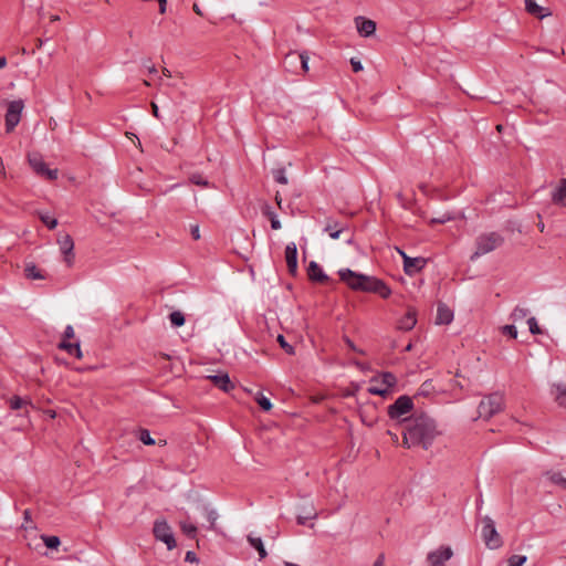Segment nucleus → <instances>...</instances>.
<instances>
[{"label":"nucleus","mask_w":566,"mask_h":566,"mask_svg":"<svg viewBox=\"0 0 566 566\" xmlns=\"http://www.w3.org/2000/svg\"><path fill=\"white\" fill-rule=\"evenodd\" d=\"M503 333L511 336L512 338L517 337V329L514 325H505L503 327Z\"/></svg>","instance_id":"49530a36"},{"label":"nucleus","mask_w":566,"mask_h":566,"mask_svg":"<svg viewBox=\"0 0 566 566\" xmlns=\"http://www.w3.org/2000/svg\"><path fill=\"white\" fill-rule=\"evenodd\" d=\"M59 348L67 352V354H70V355H74L76 358H82V350L80 347V343L72 344V343H69L65 339H63L59 344Z\"/></svg>","instance_id":"b1692460"},{"label":"nucleus","mask_w":566,"mask_h":566,"mask_svg":"<svg viewBox=\"0 0 566 566\" xmlns=\"http://www.w3.org/2000/svg\"><path fill=\"white\" fill-rule=\"evenodd\" d=\"M453 319V311L444 303L439 302L437 308L436 324L448 325Z\"/></svg>","instance_id":"a211bd4d"},{"label":"nucleus","mask_w":566,"mask_h":566,"mask_svg":"<svg viewBox=\"0 0 566 566\" xmlns=\"http://www.w3.org/2000/svg\"><path fill=\"white\" fill-rule=\"evenodd\" d=\"M270 221H271V228H272L273 230H279V229H281V222H280V220L277 219V217H276V216H275V217H273L272 219H270Z\"/></svg>","instance_id":"5fc2aeb1"},{"label":"nucleus","mask_w":566,"mask_h":566,"mask_svg":"<svg viewBox=\"0 0 566 566\" xmlns=\"http://www.w3.org/2000/svg\"><path fill=\"white\" fill-rule=\"evenodd\" d=\"M144 65H145V66H147L148 72H149L150 74H155V73H157V69H156V66H155V65H153V64H151V65H147L146 63H144Z\"/></svg>","instance_id":"0e129e2a"},{"label":"nucleus","mask_w":566,"mask_h":566,"mask_svg":"<svg viewBox=\"0 0 566 566\" xmlns=\"http://www.w3.org/2000/svg\"><path fill=\"white\" fill-rule=\"evenodd\" d=\"M277 343L280 344L281 348L284 349V352L289 355H294L295 350L292 345H290L283 335L277 336Z\"/></svg>","instance_id":"a19ab883"},{"label":"nucleus","mask_w":566,"mask_h":566,"mask_svg":"<svg viewBox=\"0 0 566 566\" xmlns=\"http://www.w3.org/2000/svg\"><path fill=\"white\" fill-rule=\"evenodd\" d=\"M308 279L317 283H327L329 277L324 273L322 268L315 262L311 261L307 266Z\"/></svg>","instance_id":"f3484780"},{"label":"nucleus","mask_w":566,"mask_h":566,"mask_svg":"<svg viewBox=\"0 0 566 566\" xmlns=\"http://www.w3.org/2000/svg\"><path fill=\"white\" fill-rule=\"evenodd\" d=\"M453 555L450 546H441L436 551L428 553L427 562L429 566H444L446 562L449 560Z\"/></svg>","instance_id":"9b49d317"},{"label":"nucleus","mask_w":566,"mask_h":566,"mask_svg":"<svg viewBox=\"0 0 566 566\" xmlns=\"http://www.w3.org/2000/svg\"><path fill=\"white\" fill-rule=\"evenodd\" d=\"M40 220L50 229L53 230L57 226V220L50 217L48 213L38 212Z\"/></svg>","instance_id":"e433bc0d"},{"label":"nucleus","mask_w":566,"mask_h":566,"mask_svg":"<svg viewBox=\"0 0 566 566\" xmlns=\"http://www.w3.org/2000/svg\"><path fill=\"white\" fill-rule=\"evenodd\" d=\"M198 557L195 552L188 551L185 556V562L187 563H198Z\"/></svg>","instance_id":"09e8293b"},{"label":"nucleus","mask_w":566,"mask_h":566,"mask_svg":"<svg viewBox=\"0 0 566 566\" xmlns=\"http://www.w3.org/2000/svg\"><path fill=\"white\" fill-rule=\"evenodd\" d=\"M555 400L560 407L566 408V387L563 385L556 386V396Z\"/></svg>","instance_id":"7c9ffc66"},{"label":"nucleus","mask_w":566,"mask_h":566,"mask_svg":"<svg viewBox=\"0 0 566 566\" xmlns=\"http://www.w3.org/2000/svg\"><path fill=\"white\" fill-rule=\"evenodd\" d=\"M527 324H528V328H530L531 334L537 335V334H542L543 333L541 327L538 326L537 321H536L535 317H530L527 319Z\"/></svg>","instance_id":"37998d69"},{"label":"nucleus","mask_w":566,"mask_h":566,"mask_svg":"<svg viewBox=\"0 0 566 566\" xmlns=\"http://www.w3.org/2000/svg\"><path fill=\"white\" fill-rule=\"evenodd\" d=\"M308 60H310V57L307 55V52H302V53L291 52V53L286 54V56H285V63L293 64L295 62H300L301 69L305 73L308 72Z\"/></svg>","instance_id":"412c9836"},{"label":"nucleus","mask_w":566,"mask_h":566,"mask_svg":"<svg viewBox=\"0 0 566 566\" xmlns=\"http://www.w3.org/2000/svg\"><path fill=\"white\" fill-rule=\"evenodd\" d=\"M247 539H248L249 544L258 551L260 559H264L268 556V553L264 548L261 537H254L252 535H248Z\"/></svg>","instance_id":"393cba45"},{"label":"nucleus","mask_w":566,"mask_h":566,"mask_svg":"<svg viewBox=\"0 0 566 566\" xmlns=\"http://www.w3.org/2000/svg\"><path fill=\"white\" fill-rule=\"evenodd\" d=\"M285 261H286L289 273L291 275H296V273H297V248L294 242H291L285 247Z\"/></svg>","instance_id":"4468645a"},{"label":"nucleus","mask_w":566,"mask_h":566,"mask_svg":"<svg viewBox=\"0 0 566 566\" xmlns=\"http://www.w3.org/2000/svg\"><path fill=\"white\" fill-rule=\"evenodd\" d=\"M254 400L263 411H270L272 409V402L261 391H258L254 396Z\"/></svg>","instance_id":"cd10ccee"},{"label":"nucleus","mask_w":566,"mask_h":566,"mask_svg":"<svg viewBox=\"0 0 566 566\" xmlns=\"http://www.w3.org/2000/svg\"><path fill=\"white\" fill-rule=\"evenodd\" d=\"M504 243V237L500 234L499 232H489L480 234L476 240V250L471 255V260L474 261L481 255H484L486 253H490L494 251L495 249L502 247Z\"/></svg>","instance_id":"f03ea898"},{"label":"nucleus","mask_w":566,"mask_h":566,"mask_svg":"<svg viewBox=\"0 0 566 566\" xmlns=\"http://www.w3.org/2000/svg\"><path fill=\"white\" fill-rule=\"evenodd\" d=\"M192 9L197 14L202 15V11L197 3L193 4Z\"/></svg>","instance_id":"69168bd1"},{"label":"nucleus","mask_w":566,"mask_h":566,"mask_svg":"<svg viewBox=\"0 0 566 566\" xmlns=\"http://www.w3.org/2000/svg\"><path fill=\"white\" fill-rule=\"evenodd\" d=\"M344 340H345L346 345L349 347V349H352L354 352H357V353H360V354H364L363 350H360V349H358L356 347V345L354 344V342L349 337L344 336Z\"/></svg>","instance_id":"8fccbe9b"},{"label":"nucleus","mask_w":566,"mask_h":566,"mask_svg":"<svg viewBox=\"0 0 566 566\" xmlns=\"http://www.w3.org/2000/svg\"><path fill=\"white\" fill-rule=\"evenodd\" d=\"M544 475H546L553 484L566 490V478H564L560 472L546 471Z\"/></svg>","instance_id":"bb28decb"},{"label":"nucleus","mask_w":566,"mask_h":566,"mask_svg":"<svg viewBox=\"0 0 566 566\" xmlns=\"http://www.w3.org/2000/svg\"><path fill=\"white\" fill-rule=\"evenodd\" d=\"M426 264L427 260L424 258L405 256L403 271L407 275L412 276L420 272L426 266Z\"/></svg>","instance_id":"ddd939ff"},{"label":"nucleus","mask_w":566,"mask_h":566,"mask_svg":"<svg viewBox=\"0 0 566 566\" xmlns=\"http://www.w3.org/2000/svg\"><path fill=\"white\" fill-rule=\"evenodd\" d=\"M179 526H180L181 532H182L186 536H188V537H190V538H196V536H197V532H198V530H197V526H196V525H193V524H191V523H188L187 521H181V522L179 523Z\"/></svg>","instance_id":"c85d7f7f"},{"label":"nucleus","mask_w":566,"mask_h":566,"mask_svg":"<svg viewBox=\"0 0 566 566\" xmlns=\"http://www.w3.org/2000/svg\"><path fill=\"white\" fill-rule=\"evenodd\" d=\"M357 277L360 280L363 286L370 289L360 290L359 292L375 293L382 298H388L391 295L390 287L382 280L366 274H361V276Z\"/></svg>","instance_id":"6e6552de"},{"label":"nucleus","mask_w":566,"mask_h":566,"mask_svg":"<svg viewBox=\"0 0 566 566\" xmlns=\"http://www.w3.org/2000/svg\"><path fill=\"white\" fill-rule=\"evenodd\" d=\"M451 218L450 217H438V218H433L431 220L432 223H444L447 222L448 220H450Z\"/></svg>","instance_id":"4d7b16f0"},{"label":"nucleus","mask_w":566,"mask_h":566,"mask_svg":"<svg viewBox=\"0 0 566 566\" xmlns=\"http://www.w3.org/2000/svg\"><path fill=\"white\" fill-rule=\"evenodd\" d=\"M42 539L45 544V546L50 549H56L60 544H61V541L57 536H48V535H42Z\"/></svg>","instance_id":"f704fd0d"},{"label":"nucleus","mask_w":566,"mask_h":566,"mask_svg":"<svg viewBox=\"0 0 566 566\" xmlns=\"http://www.w3.org/2000/svg\"><path fill=\"white\" fill-rule=\"evenodd\" d=\"M169 319L172 326L180 327L185 324V315L180 311H175L170 313Z\"/></svg>","instance_id":"2f4dec72"},{"label":"nucleus","mask_w":566,"mask_h":566,"mask_svg":"<svg viewBox=\"0 0 566 566\" xmlns=\"http://www.w3.org/2000/svg\"><path fill=\"white\" fill-rule=\"evenodd\" d=\"M413 409L412 398L402 395L396 399V401L388 406V416L392 420H398L401 423V420L405 418L403 416L411 412Z\"/></svg>","instance_id":"0eeeda50"},{"label":"nucleus","mask_w":566,"mask_h":566,"mask_svg":"<svg viewBox=\"0 0 566 566\" xmlns=\"http://www.w3.org/2000/svg\"><path fill=\"white\" fill-rule=\"evenodd\" d=\"M525 10L527 11V13L539 19H543L544 17L549 14L544 13L545 9L538 6L535 0H525Z\"/></svg>","instance_id":"5701e85b"},{"label":"nucleus","mask_w":566,"mask_h":566,"mask_svg":"<svg viewBox=\"0 0 566 566\" xmlns=\"http://www.w3.org/2000/svg\"><path fill=\"white\" fill-rule=\"evenodd\" d=\"M417 324L416 311L409 310L406 315L399 321L398 328L401 331H410Z\"/></svg>","instance_id":"4be33fe9"},{"label":"nucleus","mask_w":566,"mask_h":566,"mask_svg":"<svg viewBox=\"0 0 566 566\" xmlns=\"http://www.w3.org/2000/svg\"><path fill=\"white\" fill-rule=\"evenodd\" d=\"M385 555L380 554L374 563V566H384Z\"/></svg>","instance_id":"bf43d9fd"},{"label":"nucleus","mask_w":566,"mask_h":566,"mask_svg":"<svg viewBox=\"0 0 566 566\" xmlns=\"http://www.w3.org/2000/svg\"><path fill=\"white\" fill-rule=\"evenodd\" d=\"M324 231L327 232L332 239L336 240L339 239L343 233L348 232V229L337 221L327 220Z\"/></svg>","instance_id":"aec40b11"},{"label":"nucleus","mask_w":566,"mask_h":566,"mask_svg":"<svg viewBox=\"0 0 566 566\" xmlns=\"http://www.w3.org/2000/svg\"><path fill=\"white\" fill-rule=\"evenodd\" d=\"M24 104L22 99L12 101L8 105V109L6 113V132L11 133L19 124L21 119V113L23 111Z\"/></svg>","instance_id":"1a4fd4ad"},{"label":"nucleus","mask_w":566,"mask_h":566,"mask_svg":"<svg viewBox=\"0 0 566 566\" xmlns=\"http://www.w3.org/2000/svg\"><path fill=\"white\" fill-rule=\"evenodd\" d=\"M368 392L371 395L385 397L389 392V390L386 387L370 386L368 388Z\"/></svg>","instance_id":"c03bdc74"},{"label":"nucleus","mask_w":566,"mask_h":566,"mask_svg":"<svg viewBox=\"0 0 566 566\" xmlns=\"http://www.w3.org/2000/svg\"><path fill=\"white\" fill-rule=\"evenodd\" d=\"M57 243L63 254L64 262L67 266H72L74 264V241L70 234H62L57 239Z\"/></svg>","instance_id":"9d476101"},{"label":"nucleus","mask_w":566,"mask_h":566,"mask_svg":"<svg viewBox=\"0 0 566 566\" xmlns=\"http://www.w3.org/2000/svg\"><path fill=\"white\" fill-rule=\"evenodd\" d=\"M153 534L157 541L166 544L167 549L171 551L177 546L171 526L165 518H157L154 522Z\"/></svg>","instance_id":"39448f33"},{"label":"nucleus","mask_w":566,"mask_h":566,"mask_svg":"<svg viewBox=\"0 0 566 566\" xmlns=\"http://www.w3.org/2000/svg\"><path fill=\"white\" fill-rule=\"evenodd\" d=\"M138 439L146 446H154L156 443L155 439L151 438L150 432L147 429H139Z\"/></svg>","instance_id":"c9c22d12"},{"label":"nucleus","mask_w":566,"mask_h":566,"mask_svg":"<svg viewBox=\"0 0 566 566\" xmlns=\"http://www.w3.org/2000/svg\"><path fill=\"white\" fill-rule=\"evenodd\" d=\"M28 163L33 171L41 177L46 178L48 180H56L59 176L57 169H50L48 165L44 163L43 157L40 153H29L28 154Z\"/></svg>","instance_id":"423d86ee"},{"label":"nucleus","mask_w":566,"mask_h":566,"mask_svg":"<svg viewBox=\"0 0 566 566\" xmlns=\"http://www.w3.org/2000/svg\"><path fill=\"white\" fill-rule=\"evenodd\" d=\"M380 377H381V384H382L386 388H388V390H389L390 388L395 387V386H396V384H397V378H396V376H395L394 374H391V373H388V371H387V373H382Z\"/></svg>","instance_id":"473e14b6"},{"label":"nucleus","mask_w":566,"mask_h":566,"mask_svg":"<svg viewBox=\"0 0 566 566\" xmlns=\"http://www.w3.org/2000/svg\"><path fill=\"white\" fill-rule=\"evenodd\" d=\"M355 24H356L358 33L361 36L367 38V36L373 35L376 32V22L370 19H366L360 15L356 17Z\"/></svg>","instance_id":"dca6fc26"},{"label":"nucleus","mask_w":566,"mask_h":566,"mask_svg":"<svg viewBox=\"0 0 566 566\" xmlns=\"http://www.w3.org/2000/svg\"><path fill=\"white\" fill-rule=\"evenodd\" d=\"M298 514H303L305 516H308V518L315 520L317 517V512L312 503L304 504L298 507Z\"/></svg>","instance_id":"c756f323"},{"label":"nucleus","mask_w":566,"mask_h":566,"mask_svg":"<svg viewBox=\"0 0 566 566\" xmlns=\"http://www.w3.org/2000/svg\"><path fill=\"white\" fill-rule=\"evenodd\" d=\"M217 518H218V514H217V512H216V511H213V510H209V511L207 512V520H208V521H209V523H210V528H211V530H214Z\"/></svg>","instance_id":"a18cd8bd"},{"label":"nucleus","mask_w":566,"mask_h":566,"mask_svg":"<svg viewBox=\"0 0 566 566\" xmlns=\"http://www.w3.org/2000/svg\"><path fill=\"white\" fill-rule=\"evenodd\" d=\"M552 201L556 206L566 207V178H562L552 192Z\"/></svg>","instance_id":"6ab92c4d"},{"label":"nucleus","mask_w":566,"mask_h":566,"mask_svg":"<svg viewBox=\"0 0 566 566\" xmlns=\"http://www.w3.org/2000/svg\"><path fill=\"white\" fill-rule=\"evenodd\" d=\"M23 518H24L25 522H31V512H30V510H25L23 512Z\"/></svg>","instance_id":"e2e57ef3"},{"label":"nucleus","mask_w":566,"mask_h":566,"mask_svg":"<svg viewBox=\"0 0 566 566\" xmlns=\"http://www.w3.org/2000/svg\"><path fill=\"white\" fill-rule=\"evenodd\" d=\"M7 65V59L4 56H0V69Z\"/></svg>","instance_id":"338daca9"},{"label":"nucleus","mask_w":566,"mask_h":566,"mask_svg":"<svg viewBox=\"0 0 566 566\" xmlns=\"http://www.w3.org/2000/svg\"><path fill=\"white\" fill-rule=\"evenodd\" d=\"M350 64H352V67H353V71L355 73L357 72H360L363 70V64L360 61L356 60V59H352L350 60Z\"/></svg>","instance_id":"3c124183"},{"label":"nucleus","mask_w":566,"mask_h":566,"mask_svg":"<svg viewBox=\"0 0 566 566\" xmlns=\"http://www.w3.org/2000/svg\"><path fill=\"white\" fill-rule=\"evenodd\" d=\"M151 111L155 117L159 118V108L156 103H151Z\"/></svg>","instance_id":"680f3d73"},{"label":"nucleus","mask_w":566,"mask_h":566,"mask_svg":"<svg viewBox=\"0 0 566 566\" xmlns=\"http://www.w3.org/2000/svg\"><path fill=\"white\" fill-rule=\"evenodd\" d=\"M401 423L405 424L402 444L408 449L421 447L428 450L433 440L440 434L436 420L424 412L403 418Z\"/></svg>","instance_id":"f257e3e1"},{"label":"nucleus","mask_w":566,"mask_h":566,"mask_svg":"<svg viewBox=\"0 0 566 566\" xmlns=\"http://www.w3.org/2000/svg\"><path fill=\"white\" fill-rule=\"evenodd\" d=\"M527 314H528V310L527 308L516 306L513 310L511 317L514 321H521V319H524L527 316Z\"/></svg>","instance_id":"ea45409f"},{"label":"nucleus","mask_w":566,"mask_h":566,"mask_svg":"<svg viewBox=\"0 0 566 566\" xmlns=\"http://www.w3.org/2000/svg\"><path fill=\"white\" fill-rule=\"evenodd\" d=\"M339 279L346 283V285L353 291L369 290L361 285L360 280L357 276H361V273L352 271L350 269H342L338 271Z\"/></svg>","instance_id":"f8f14e48"},{"label":"nucleus","mask_w":566,"mask_h":566,"mask_svg":"<svg viewBox=\"0 0 566 566\" xmlns=\"http://www.w3.org/2000/svg\"><path fill=\"white\" fill-rule=\"evenodd\" d=\"M429 387H430V384L429 382H423L421 385V388H420V394L421 395H427L428 390H429Z\"/></svg>","instance_id":"052dcab7"},{"label":"nucleus","mask_w":566,"mask_h":566,"mask_svg":"<svg viewBox=\"0 0 566 566\" xmlns=\"http://www.w3.org/2000/svg\"><path fill=\"white\" fill-rule=\"evenodd\" d=\"M504 407L503 394L496 391L485 396L479 403L478 412L480 418L490 419L501 412Z\"/></svg>","instance_id":"7ed1b4c3"},{"label":"nucleus","mask_w":566,"mask_h":566,"mask_svg":"<svg viewBox=\"0 0 566 566\" xmlns=\"http://www.w3.org/2000/svg\"><path fill=\"white\" fill-rule=\"evenodd\" d=\"M190 233H191V237L193 240H199L200 239L199 226L198 224L191 226Z\"/></svg>","instance_id":"603ef678"},{"label":"nucleus","mask_w":566,"mask_h":566,"mask_svg":"<svg viewBox=\"0 0 566 566\" xmlns=\"http://www.w3.org/2000/svg\"><path fill=\"white\" fill-rule=\"evenodd\" d=\"M24 274L30 280H42L44 275L41 270L34 263H27L24 268Z\"/></svg>","instance_id":"a878e982"},{"label":"nucleus","mask_w":566,"mask_h":566,"mask_svg":"<svg viewBox=\"0 0 566 566\" xmlns=\"http://www.w3.org/2000/svg\"><path fill=\"white\" fill-rule=\"evenodd\" d=\"M308 516H305L303 514H297L296 522L298 525H306V522L310 521Z\"/></svg>","instance_id":"6e6d98bb"},{"label":"nucleus","mask_w":566,"mask_h":566,"mask_svg":"<svg viewBox=\"0 0 566 566\" xmlns=\"http://www.w3.org/2000/svg\"><path fill=\"white\" fill-rule=\"evenodd\" d=\"M483 527L481 531L482 538L490 549H497L503 545L501 535L495 528V523L490 516L482 518Z\"/></svg>","instance_id":"20e7f679"},{"label":"nucleus","mask_w":566,"mask_h":566,"mask_svg":"<svg viewBox=\"0 0 566 566\" xmlns=\"http://www.w3.org/2000/svg\"><path fill=\"white\" fill-rule=\"evenodd\" d=\"M272 174H273V178L276 182L282 184V185H286L289 182L287 177L285 175V168L274 169L272 171Z\"/></svg>","instance_id":"4c0bfd02"},{"label":"nucleus","mask_w":566,"mask_h":566,"mask_svg":"<svg viewBox=\"0 0 566 566\" xmlns=\"http://www.w3.org/2000/svg\"><path fill=\"white\" fill-rule=\"evenodd\" d=\"M527 560V557L524 555H512L507 559V566H523Z\"/></svg>","instance_id":"58836bf2"},{"label":"nucleus","mask_w":566,"mask_h":566,"mask_svg":"<svg viewBox=\"0 0 566 566\" xmlns=\"http://www.w3.org/2000/svg\"><path fill=\"white\" fill-rule=\"evenodd\" d=\"M275 201H276L277 206L281 207L282 198L279 192H276V195H275Z\"/></svg>","instance_id":"774afa93"},{"label":"nucleus","mask_w":566,"mask_h":566,"mask_svg":"<svg viewBox=\"0 0 566 566\" xmlns=\"http://www.w3.org/2000/svg\"><path fill=\"white\" fill-rule=\"evenodd\" d=\"M207 378L216 387L223 390L224 392H230L234 388V384L231 381V379L227 373H219L217 375H210Z\"/></svg>","instance_id":"2eb2a0df"},{"label":"nucleus","mask_w":566,"mask_h":566,"mask_svg":"<svg viewBox=\"0 0 566 566\" xmlns=\"http://www.w3.org/2000/svg\"><path fill=\"white\" fill-rule=\"evenodd\" d=\"M30 400L28 399H24V398H21L19 396H13L11 399H10V408L12 410H18V409H21L28 405H30Z\"/></svg>","instance_id":"72a5a7b5"},{"label":"nucleus","mask_w":566,"mask_h":566,"mask_svg":"<svg viewBox=\"0 0 566 566\" xmlns=\"http://www.w3.org/2000/svg\"><path fill=\"white\" fill-rule=\"evenodd\" d=\"M190 182L197 186L207 187L209 185L208 180L203 178L200 174H192L189 178Z\"/></svg>","instance_id":"79ce46f5"},{"label":"nucleus","mask_w":566,"mask_h":566,"mask_svg":"<svg viewBox=\"0 0 566 566\" xmlns=\"http://www.w3.org/2000/svg\"><path fill=\"white\" fill-rule=\"evenodd\" d=\"M63 336H64V338H73L74 337V329L71 325H67L65 327Z\"/></svg>","instance_id":"864d4df0"},{"label":"nucleus","mask_w":566,"mask_h":566,"mask_svg":"<svg viewBox=\"0 0 566 566\" xmlns=\"http://www.w3.org/2000/svg\"><path fill=\"white\" fill-rule=\"evenodd\" d=\"M159 2V12L164 14L167 8V0H158Z\"/></svg>","instance_id":"13d9d810"},{"label":"nucleus","mask_w":566,"mask_h":566,"mask_svg":"<svg viewBox=\"0 0 566 566\" xmlns=\"http://www.w3.org/2000/svg\"><path fill=\"white\" fill-rule=\"evenodd\" d=\"M262 213H263V216H265L269 219H272L273 217L276 216L275 212L272 210L271 206H269L268 203H265L262 207Z\"/></svg>","instance_id":"de8ad7c7"}]
</instances>
